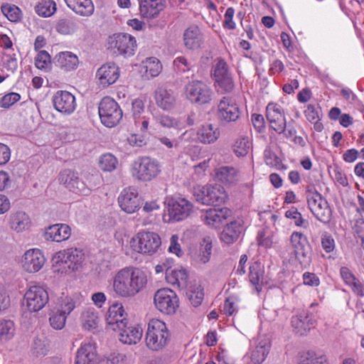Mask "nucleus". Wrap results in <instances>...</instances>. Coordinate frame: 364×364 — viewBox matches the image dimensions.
I'll use <instances>...</instances> for the list:
<instances>
[{"mask_svg": "<svg viewBox=\"0 0 364 364\" xmlns=\"http://www.w3.org/2000/svg\"><path fill=\"white\" fill-rule=\"evenodd\" d=\"M21 99L19 94L16 92H10L5 95L0 101V105L4 108H9L14 103Z\"/></svg>", "mask_w": 364, "mask_h": 364, "instance_id": "58", "label": "nucleus"}, {"mask_svg": "<svg viewBox=\"0 0 364 364\" xmlns=\"http://www.w3.org/2000/svg\"><path fill=\"white\" fill-rule=\"evenodd\" d=\"M14 332V326L13 321L10 320L0 321V336L9 339L13 336Z\"/></svg>", "mask_w": 364, "mask_h": 364, "instance_id": "55", "label": "nucleus"}, {"mask_svg": "<svg viewBox=\"0 0 364 364\" xmlns=\"http://www.w3.org/2000/svg\"><path fill=\"white\" fill-rule=\"evenodd\" d=\"M193 196L198 203L205 205H220L228 199L223 187L219 185H206L194 188Z\"/></svg>", "mask_w": 364, "mask_h": 364, "instance_id": "5", "label": "nucleus"}, {"mask_svg": "<svg viewBox=\"0 0 364 364\" xmlns=\"http://www.w3.org/2000/svg\"><path fill=\"white\" fill-rule=\"evenodd\" d=\"M264 267L261 263L255 262L250 267L249 279L251 284L255 287L257 291L262 290L264 280Z\"/></svg>", "mask_w": 364, "mask_h": 364, "instance_id": "37", "label": "nucleus"}, {"mask_svg": "<svg viewBox=\"0 0 364 364\" xmlns=\"http://www.w3.org/2000/svg\"><path fill=\"white\" fill-rule=\"evenodd\" d=\"M270 349L268 340L259 341L250 353V360L254 364L262 363L267 358Z\"/></svg>", "mask_w": 364, "mask_h": 364, "instance_id": "33", "label": "nucleus"}, {"mask_svg": "<svg viewBox=\"0 0 364 364\" xmlns=\"http://www.w3.org/2000/svg\"><path fill=\"white\" fill-rule=\"evenodd\" d=\"M212 251V242L209 238H204L201 244L198 258L199 261L205 264L210 259Z\"/></svg>", "mask_w": 364, "mask_h": 364, "instance_id": "54", "label": "nucleus"}, {"mask_svg": "<svg viewBox=\"0 0 364 364\" xmlns=\"http://www.w3.org/2000/svg\"><path fill=\"white\" fill-rule=\"evenodd\" d=\"M147 284L144 272L138 268L125 267L118 271L113 277V291L123 298L136 296Z\"/></svg>", "mask_w": 364, "mask_h": 364, "instance_id": "1", "label": "nucleus"}, {"mask_svg": "<svg viewBox=\"0 0 364 364\" xmlns=\"http://www.w3.org/2000/svg\"><path fill=\"white\" fill-rule=\"evenodd\" d=\"M136 47V40L127 33H115L109 37L108 48L114 53L132 55Z\"/></svg>", "mask_w": 364, "mask_h": 364, "instance_id": "10", "label": "nucleus"}, {"mask_svg": "<svg viewBox=\"0 0 364 364\" xmlns=\"http://www.w3.org/2000/svg\"><path fill=\"white\" fill-rule=\"evenodd\" d=\"M164 8L163 0H141L139 3L140 15L148 19L157 17Z\"/></svg>", "mask_w": 364, "mask_h": 364, "instance_id": "26", "label": "nucleus"}, {"mask_svg": "<svg viewBox=\"0 0 364 364\" xmlns=\"http://www.w3.org/2000/svg\"><path fill=\"white\" fill-rule=\"evenodd\" d=\"M340 274L344 282L351 287L352 291L356 295L360 296H363L364 295L361 283L356 279L348 267H341L340 269Z\"/></svg>", "mask_w": 364, "mask_h": 364, "instance_id": "36", "label": "nucleus"}, {"mask_svg": "<svg viewBox=\"0 0 364 364\" xmlns=\"http://www.w3.org/2000/svg\"><path fill=\"white\" fill-rule=\"evenodd\" d=\"M145 73L147 75L154 77L159 75L162 66L156 58H149L143 62Z\"/></svg>", "mask_w": 364, "mask_h": 364, "instance_id": "44", "label": "nucleus"}, {"mask_svg": "<svg viewBox=\"0 0 364 364\" xmlns=\"http://www.w3.org/2000/svg\"><path fill=\"white\" fill-rule=\"evenodd\" d=\"M75 23L69 19H60L55 25L56 31L64 35L70 34L75 31Z\"/></svg>", "mask_w": 364, "mask_h": 364, "instance_id": "53", "label": "nucleus"}, {"mask_svg": "<svg viewBox=\"0 0 364 364\" xmlns=\"http://www.w3.org/2000/svg\"><path fill=\"white\" fill-rule=\"evenodd\" d=\"M215 82L225 92H230L234 89V82L231 75L215 78Z\"/></svg>", "mask_w": 364, "mask_h": 364, "instance_id": "56", "label": "nucleus"}, {"mask_svg": "<svg viewBox=\"0 0 364 364\" xmlns=\"http://www.w3.org/2000/svg\"><path fill=\"white\" fill-rule=\"evenodd\" d=\"M220 135L219 129L212 124L201 126L197 132L198 139L203 144H213L218 140Z\"/></svg>", "mask_w": 364, "mask_h": 364, "instance_id": "31", "label": "nucleus"}, {"mask_svg": "<svg viewBox=\"0 0 364 364\" xmlns=\"http://www.w3.org/2000/svg\"><path fill=\"white\" fill-rule=\"evenodd\" d=\"M242 231L240 223L237 221L231 222L228 224L220 234V239L227 244L233 243L236 241Z\"/></svg>", "mask_w": 364, "mask_h": 364, "instance_id": "34", "label": "nucleus"}, {"mask_svg": "<svg viewBox=\"0 0 364 364\" xmlns=\"http://www.w3.org/2000/svg\"><path fill=\"white\" fill-rule=\"evenodd\" d=\"M183 45L188 50H195L200 48L203 43V34L198 26L188 27L183 35Z\"/></svg>", "mask_w": 364, "mask_h": 364, "instance_id": "23", "label": "nucleus"}, {"mask_svg": "<svg viewBox=\"0 0 364 364\" xmlns=\"http://www.w3.org/2000/svg\"><path fill=\"white\" fill-rule=\"evenodd\" d=\"M75 308V301L68 296H62L57 299V302L53 309L66 316Z\"/></svg>", "mask_w": 364, "mask_h": 364, "instance_id": "40", "label": "nucleus"}, {"mask_svg": "<svg viewBox=\"0 0 364 364\" xmlns=\"http://www.w3.org/2000/svg\"><path fill=\"white\" fill-rule=\"evenodd\" d=\"M118 203L121 209L129 214L135 213L141 205L138 191L133 187L122 190L118 197Z\"/></svg>", "mask_w": 364, "mask_h": 364, "instance_id": "16", "label": "nucleus"}, {"mask_svg": "<svg viewBox=\"0 0 364 364\" xmlns=\"http://www.w3.org/2000/svg\"><path fill=\"white\" fill-rule=\"evenodd\" d=\"M98 111L102 123L107 127L116 126L122 118V111L119 105L109 97L100 101Z\"/></svg>", "mask_w": 364, "mask_h": 364, "instance_id": "7", "label": "nucleus"}, {"mask_svg": "<svg viewBox=\"0 0 364 364\" xmlns=\"http://www.w3.org/2000/svg\"><path fill=\"white\" fill-rule=\"evenodd\" d=\"M53 102L55 109L65 114H70L76 107L75 97L68 91H58L53 96Z\"/></svg>", "mask_w": 364, "mask_h": 364, "instance_id": "20", "label": "nucleus"}, {"mask_svg": "<svg viewBox=\"0 0 364 364\" xmlns=\"http://www.w3.org/2000/svg\"><path fill=\"white\" fill-rule=\"evenodd\" d=\"M264 161L267 166L274 167L277 170L287 169V166L282 164L280 159L271 150L266 149L264 153Z\"/></svg>", "mask_w": 364, "mask_h": 364, "instance_id": "52", "label": "nucleus"}, {"mask_svg": "<svg viewBox=\"0 0 364 364\" xmlns=\"http://www.w3.org/2000/svg\"><path fill=\"white\" fill-rule=\"evenodd\" d=\"M237 171L232 166H222L217 172L219 180L228 183H235L237 181Z\"/></svg>", "mask_w": 364, "mask_h": 364, "instance_id": "41", "label": "nucleus"}, {"mask_svg": "<svg viewBox=\"0 0 364 364\" xmlns=\"http://www.w3.org/2000/svg\"><path fill=\"white\" fill-rule=\"evenodd\" d=\"M95 348L90 343L82 345L77 350L75 364H97Z\"/></svg>", "mask_w": 364, "mask_h": 364, "instance_id": "30", "label": "nucleus"}, {"mask_svg": "<svg viewBox=\"0 0 364 364\" xmlns=\"http://www.w3.org/2000/svg\"><path fill=\"white\" fill-rule=\"evenodd\" d=\"M59 181L65 186L70 191L84 196H88L91 189L84 181L80 179L78 173L70 169H65L60 172Z\"/></svg>", "mask_w": 364, "mask_h": 364, "instance_id": "15", "label": "nucleus"}, {"mask_svg": "<svg viewBox=\"0 0 364 364\" xmlns=\"http://www.w3.org/2000/svg\"><path fill=\"white\" fill-rule=\"evenodd\" d=\"M155 100L159 107L164 110H170L174 107L176 95L171 90L159 87L155 91Z\"/></svg>", "mask_w": 364, "mask_h": 364, "instance_id": "28", "label": "nucleus"}, {"mask_svg": "<svg viewBox=\"0 0 364 364\" xmlns=\"http://www.w3.org/2000/svg\"><path fill=\"white\" fill-rule=\"evenodd\" d=\"M127 316V314L123 305L120 303H114L109 306L105 317L109 328L115 331L119 328L127 327L128 324Z\"/></svg>", "mask_w": 364, "mask_h": 364, "instance_id": "18", "label": "nucleus"}, {"mask_svg": "<svg viewBox=\"0 0 364 364\" xmlns=\"http://www.w3.org/2000/svg\"><path fill=\"white\" fill-rule=\"evenodd\" d=\"M67 318L68 316L65 315H63V314H60L53 309L50 314V325L55 330H61L65 326Z\"/></svg>", "mask_w": 364, "mask_h": 364, "instance_id": "50", "label": "nucleus"}, {"mask_svg": "<svg viewBox=\"0 0 364 364\" xmlns=\"http://www.w3.org/2000/svg\"><path fill=\"white\" fill-rule=\"evenodd\" d=\"M157 139L161 144H163L168 149L173 148L176 149L178 146V142L176 139H173L167 136L159 134L157 136Z\"/></svg>", "mask_w": 364, "mask_h": 364, "instance_id": "64", "label": "nucleus"}, {"mask_svg": "<svg viewBox=\"0 0 364 364\" xmlns=\"http://www.w3.org/2000/svg\"><path fill=\"white\" fill-rule=\"evenodd\" d=\"M229 75H230V74L228 72L227 63L223 60H219L214 68L215 79Z\"/></svg>", "mask_w": 364, "mask_h": 364, "instance_id": "61", "label": "nucleus"}, {"mask_svg": "<svg viewBox=\"0 0 364 364\" xmlns=\"http://www.w3.org/2000/svg\"><path fill=\"white\" fill-rule=\"evenodd\" d=\"M235 15V9L232 7L227 9L224 15L223 27L225 29L234 30L236 27L235 23L233 21V16Z\"/></svg>", "mask_w": 364, "mask_h": 364, "instance_id": "60", "label": "nucleus"}, {"mask_svg": "<svg viewBox=\"0 0 364 364\" xmlns=\"http://www.w3.org/2000/svg\"><path fill=\"white\" fill-rule=\"evenodd\" d=\"M1 10L10 21L17 22L21 18V11L14 4H4L1 6Z\"/></svg>", "mask_w": 364, "mask_h": 364, "instance_id": "46", "label": "nucleus"}, {"mask_svg": "<svg viewBox=\"0 0 364 364\" xmlns=\"http://www.w3.org/2000/svg\"><path fill=\"white\" fill-rule=\"evenodd\" d=\"M118 164L117 158L111 154H105L100 156L99 166L104 171H114Z\"/></svg>", "mask_w": 364, "mask_h": 364, "instance_id": "47", "label": "nucleus"}, {"mask_svg": "<svg viewBox=\"0 0 364 364\" xmlns=\"http://www.w3.org/2000/svg\"><path fill=\"white\" fill-rule=\"evenodd\" d=\"M35 10L39 16L49 17L55 12L56 4L53 1L43 0L36 6Z\"/></svg>", "mask_w": 364, "mask_h": 364, "instance_id": "43", "label": "nucleus"}, {"mask_svg": "<svg viewBox=\"0 0 364 364\" xmlns=\"http://www.w3.org/2000/svg\"><path fill=\"white\" fill-rule=\"evenodd\" d=\"M119 339L125 344H136L142 337V329L139 326H131L127 325V327L119 328Z\"/></svg>", "mask_w": 364, "mask_h": 364, "instance_id": "29", "label": "nucleus"}, {"mask_svg": "<svg viewBox=\"0 0 364 364\" xmlns=\"http://www.w3.org/2000/svg\"><path fill=\"white\" fill-rule=\"evenodd\" d=\"M156 121L159 124L167 128L176 127L178 125V122L176 119L167 115L158 117Z\"/></svg>", "mask_w": 364, "mask_h": 364, "instance_id": "62", "label": "nucleus"}, {"mask_svg": "<svg viewBox=\"0 0 364 364\" xmlns=\"http://www.w3.org/2000/svg\"><path fill=\"white\" fill-rule=\"evenodd\" d=\"M285 216L294 219L295 225L297 226L306 228L308 225V221L302 218L301 214L296 209L287 210Z\"/></svg>", "mask_w": 364, "mask_h": 364, "instance_id": "57", "label": "nucleus"}, {"mask_svg": "<svg viewBox=\"0 0 364 364\" xmlns=\"http://www.w3.org/2000/svg\"><path fill=\"white\" fill-rule=\"evenodd\" d=\"M99 321L98 316L94 310L87 309L82 314V323L86 329L96 328Z\"/></svg>", "mask_w": 364, "mask_h": 364, "instance_id": "45", "label": "nucleus"}, {"mask_svg": "<svg viewBox=\"0 0 364 364\" xmlns=\"http://www.w3.org/2000/svg\"><path fill=\"white\" fill-rule=\"evenodd\" d=\"M161 172L159 163L150 157H139L131 168V173L136 180L147 182L157 177Z\"/></svg>", "mask_w": 364, "mask_h": 364, "instance_id": "4", "label": "nucleus"}, {"mask_svg": "<svg viewBox=\"0 0 364 364\" xmlns=\"http://www.w3.org/2000/svg\"><path fill=\"white\" fill-rule=\"evenodd\" d=\"M193 211V204L184 198H178L168 202L167 215L164 220L168 223L179 222L186 219Z\"/></svg>", "mask_w": 364, "mask_h": 364, "instance_id": "9", "label": "nucleus"}, {"mask_svg": "<svg viewBox=\"0 0 364 364\" xmlns=\"http://www.w3.org/2000/svg\"><path fill=\"white\" fill-rule=\"evenodd\" d=\"M290 243L296 258L303 266H306L311 261L309 242L306 237L299 232H293L290 236Z\"/></svg>", "mask_w": 364, "mask_h": 364, "instance_id": "14", "label": "nucleus"}, {"mask_svg": "<svg viewBox=\"0 0 364 364\" xmlns=\"http://www.w3.org/2000/svg\"><path fill=\"white\" fill-rule=\"evenodd\" d=\"M30 224V218L24 212H17L11 215L10 227L17 232L28 230Z\"/></svg>", "mask_w": 364, "mask_h": 364, "instance_id": "38", "label": "nucleus"}, {"mask_svg": "<svg viewBox=\"0 0 364 364\" xmlns=\"http://www.w3.org/2000/svg\"><path fill=\"white\" fill-rule=\"evenodd\" d=\"M250 142L247 137H240L233 145V151L237 156H245L249 152Z\"/></svg>", "mask_w": 364, "mask_h": 364, "instance_id": "51", "label": "nucleus"}, {"mask_svg": "<svg viewBox=\"0 0 364 364\" xmlns=\"http://www.w3.org/2000/svg\"><path fill=\"white\" fill-rule=\"evenodd\" d=\"M48 300V291L43 287L38 285L30 287L24 295L26 306L31 312H36L42 309Z\"/></svg>", "mask_w": 364, "mask_h": 364, "instance_id": "12", "label": "nucleus"}, {"mask_svg": "<svg viewBox=\"0 0 364 364\" xmlns=\"http://www.w3.org/2000/svg\"><path fill=\"white\" fill-rule=\"evenodd\" d=\"M68 7L75 13L89 16L94 11V5L92 0H65Z\"/></svg>", "mask_w": 364, "mask_h": 364, "instance_id": "35", "label": "nucleus"}, {"mask_svg": "<svg viewBox=\"0 0 364 364\" xmlns=\"http://www.w3.org/2000/svg\"><path fill=\"white\" fill-rule=\"evenodd\" d=\"M35 65L36 68L40 70L46 72L50 70L51 68V60L48 53L46 50H41L35 59Z\"/></svg>", "mask_w": 364, "mask_h": 364, "instance_id": "48", "label": "nucleus"}, {"mask_svg": "<svg viewBox=\"0 0 364 364\" xmlns=\"http://www.w3.org/2000/svg\"><path fill=\"white\" fill-rule=\"evenodd\" d=\"M232 215V211L228 208L219 209L210 208L201 215L205 223L213 228H220Z\"/></svg>", "mask_w": 364, "mask_h": 364, "instance_id": "21", "label": "nucleus"}, {"mask_svg": "<svg viewBox=\"0 0 364 364\" xmlns=\"http://www.w3.org/2000/svg\"><path fill=\"white\" fill-rule=\"evenodd\" d=\"M154 304L157 309L166 314H172L178 307V299L170 289H159L154 295Z\"/></svg>", "mask_w": 364, "mask_h": 364, "instance_id": "11", "label": "nucleus"}, {"mask_svg": "<svg viewBox=\"0 0 364 364\" xmlns=\"http://www.w3.org/2000/svg\"><path fill=\"white\" fill-rule=\"evenodd\" d=\"M84 259L82 250L70 248L56 253L53 258V271L61 274L73 272L78 269Z\"/></svg>", "mask_w": 364, "mask_h": 364, "instance_id": "3", "label": "nucleus"}, {"mask_svg": "<svg viewBox=\"0 0 364 364\" xmlns=\"http://www.w3.org/2000/svg\"><path fill=\"white\" fill-rule=\"evenodd\" d=\"M315 322L312 315L304 311L291 318V326L296 333L300 336L305 335L311 328H314Z\"/></svg>", "mask_w": 364, "mask_h": 364, "instance_id": "24", "label": "nucleus"}, {"mask_svg": "<svg viewBox=\"0 0 364 364\" xmlns=\"http://www.w3.org/2000/svg\"><path fill=\"white\" fill-rule=\"evenodd\" d=\"M326 362L325 355L308 351L302 355L300 364H326Z\"/></svg>", "mask_w": 364, "mask_h": 364, "instance_id": "49", "label": "nucleus"}, {"mask_svg": "<svg viewBox=\"0 0 364 364\" xmlns=\"http://www.w3.org/2000/svg\"><path fill=\"white\" fill-rule=\"evenodd\" d=\"M97 75L102 85L109 86L119 78V69L114 63H107L98 69Z\"/></svg>", "mask_w": 364, "mask_h": 364, "instance_id": "25", "label": "nucleus"}, {"mask_svg": "<svg viewBox=\"0 0 364 364\" xmlns=\"http://www.w3.org/2000/svg\"><path fill=\"white\" fill-rule=\"evenodd\" d=\"M166 279L170 284L176 286L180 289H184L187 286L188 273L183 268L179 269H167Z\"/></svg>", "mask_w": 364, "mask_h": 364, "instance_id": "32", "label": "nucleus"}, {"mask_svg": "<svg viewBox=\"0 0 364 364\" xmlns=\"http://www.w3.org/2000/svg\"><path fill=\"white\" fill-rule=\"evenodd\" d=\"M170 341V333L166 323L159 319H151L148 323L146 345L151 350L158 351L166 347Z\"/></svg>", "mask_w": 364, "mask_h": 364, "instance_id": "2", "label": "nucleus"}, {"mask_svg": "<svg viewBox=\"0 0 364 364\" xmlns=\"http://www.w3.org/2000/svg\"><path fill=\"white\" fill-rule=\"evenodd\" d=\"M185 93L188 100L198 105L209 104L213 96L212 89L203 81L198 80L186 84Z\"/></svg>", "mask_w": 364, "mask_h": 364, "instance_id": "8", "label": "nucleus"}, {"mask_svg": "<svg viewBox=\"0 0 364 364\" xmlns=\"http://www.w3.org/2000/svg\"><path fill=\"white\" fill-rule=\"evenodd\" d=\"M321 246L326 252L329 253L335 249V241L333 237L328 232H324L321 236Z\"/></svg>", "mask_w": 364, "mask_h": 364, "instance_id": "59", "label": "nucleus"}, {"mask_svg": "<svg viewBox=\"0 0 364 364\" xmlns=\"http://www.w3.org/2000/svg\"><path fill=\"white\" fill-rule=\"evenodd\" d=\"M131 246L141 254L152 255L161 245L160 236L154 232H139L131 240Z\"/></svg>", "mask_w": 364, "mask_h": 364, "instance_id": "6", "label": "nucleus"}, {"mask_svg": "<svg viewBox=\"0 0 364 364\" xmlns=\"http://www.w3.org/2000/svg\"><path fill=\"white\" fill-rule=\"evenodd\" d=\"M71 235V229L66 224H55L49 226L45 232L47 240L61 242L68 240Z\"/></svg>", "mask_w": 364, "mask_h": 364, "instance_id": "27", "label": "nucleus"}, {"mask_svg": "<svg viewBox=\"0 0 364 364\" xmlns=\"http://www.w3.org/2000/svg\"><path fill=\"white\" fill-rule=\"evenodd\" d=\"M144 110V102L143 100L137 98L132 102V112L134 119L139 118L141 114Z\"/></svg>", "mask_w": 364, "mask_h": 364, "instance_id": "63", "label": "nucleus"}, {"mask_svg": "<svg viewBox=\"0 0 364 364\" xmlns=\"http://www.w3.org/2000/svg\"><path fill=\"white\" fill-rule=\"evenodd\" d=\"M56 59L59 66L68 71L76 69L79 64L77 56L69 51L58 53Z\"/></svg>", "mask_w": 364, "mask_h": 364, "instance_id": "39", "label": "nucleus"}, {"mask_svg": "<svg viewBox=\"0 0 364 364\" xmlns=\"http://www.w3.org/2000/svg\"><path fill=\"white\" fill-rule=\"evenodd\" d=\"M266 117L271 128L279 134L285 132L287 121L284 109L277 103H269L266 108Z\"/></svg>", "mask_w": 364, "mask_h": 364, "instance_id": "17", "label": "nucleus"}, {"mask_svg": "<svg viewBox=\"0 0 364 364\" xmlns=\"http://www.w3.org/2000/svg\"><path fill=\"white\" fill-rule=\"evenodd\" d=\"M308 206L317 220L323 223L330 222L332 211L327 200L323 196L314 198L312 201L308 203Z\"/></svg>", "mask_w": 364, "mask_h": 364, "instance_id": "22", "label": "nucleus"}, {"mask_svg": "<svg viewBox=\"0 0 364 364\" xmlns=\"http://www.w3.org/2000/svg\"><path fill=\"white\" fill-rule=\"evenodd\" d=\"M240 109L235 100L232 97H223L218 105L217 116L223 123L236 122L240 116Z\"/></svg>", "mask_w": 364, "mask_h": 364, "instance_id": "13", "label": "nucleus"}, {"mask_svg": "<svg viewBox=\"0 0 364 364\" xmlns=\"http://www.w3.org/2000/svg\"><path fill=\"white\" fill-rule=\"evenodd\" d=\"M45 262V257L39 249L27 250L21 260L23 269L30 273L38 272Z\"/></svg>", "mask_w": 364, "mask_h": 364, "instance_id": "19", "label": "nucleus"}, {"mask_svg": "<svg viewBox=\"0 0 364 364\" xmlns=\"http://www.w3.org/2000/svg\"><path fill=\"white\" fill-rule=\"evenodd\" d=\"M306 119L311 123L314 124V129L317 132H321L323 127L320 122L318 107L316 108L312 105H309L304 111Z\"/></svg>", "mask_w": 364, "mask_h": 364, "instance_id": "42", "label": "nucleus"}]
</instances>
